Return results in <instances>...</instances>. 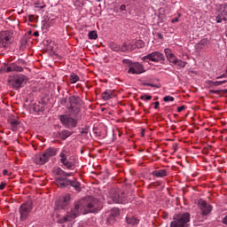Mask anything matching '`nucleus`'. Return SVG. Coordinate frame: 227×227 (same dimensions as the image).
I'll return each mask as SVG.
<instances>
[{"label": "nucleus", "mask_w": 227, "mask_h": 227, "mask_svg": "<svg viewBox=\"0 0 227 227\" xmlns=\"http://www.w3.org/2000/svg\"><path fill=\"white\" fill-rule=\"evenodd\" d=\"M203 162H207V159H205L204 157H202Z\"/></svg>", "instance_id": "obj_49"}, {"label": "nucleus", "mask_w": 227, "mask_h": 227, "mask_svg": "<svg viewBox=\"0 0 227 227\" xmlns=\"http://www.w3.org/2000/svg\"><path fill=\"white\" fill-rule=\"evenodd\" d=\"M178 18H175L171 20L172 24H175L176 22H178Z\"/></svg>", "instance_id": "obj_45"}, {"label": "nucleus", "mask_w": 227, "mask_h": 227, "mask_svg": "<svg viewBox=\"0 0 227 227\" xmlns=\"http://www.w3.org/2000/svg\"><path fill=\"white\" fill-rule=\"evenodd\" d=\"M56 184L58 187H60V189H63L64 187H74V191H77V192H81V183H79L77 180H70L67 177H59L56 179Z\"/></svg>", "instance_id": "obj_8"}, {"label": "nucleus", "mask_w": 227, "mask_h": 227, "mask_svg": "<svg viewBox=\"0 0 227 227\" xmlns=\"http://www.w3.org/2000/svg\"><path fill=\"white\" fill-rule=\"evenodd\" d=\"M126 10H127V5L122 4V5L120 6V11L121 12H125Z\"/></svg>", "instance_id": "obj_39"}, {"label": "nucleus", "mask_w": 227, "mask_h": 227, "mask_svg": "<svg viewBox=\"0 0 227 227\" xmlns=\"http://www.w3.org/2000/svg\"><path fill=\"white\" fill-rule=\"evenodd\" d=\"M149 86H151L152 88H155V85L153 84H149Z\"/></svg>", "instance_id": "obj_50"}, {"label": "nucleus", "mask_w": 227, "mask_h": 227, "mask_svg": "<svg viewBox=\"0 0 227 227\" xmlns=\"http://www.w3.org/2000/svg\"><path fill=\"white\" fill-rule=\"evenodd\" d=\"M227 81H220V82H210V86H223V84H226Z\"/></svg>", "instance_id": "obj_31"}, {"label": "nucleus", "mask_w": 227, "mask_h": 227, "mask_svg": "<svg viewBox=\"0 0 227 227\" xmlns=\"http://www.w3.org/2000/svg\"><path fill=\"white\" fill-rule=\"evenodd\" d=\"M70 200H72V197L70 196V194H66L58 200V201L56 202V205L60 208H65V207H67L68 203H70Z\"/></svg>", "instance_id": "obj_14"}, {"label": "nucleus", "mask_w": 227, "mask_h": 227, "mask_svg": "<svg viewBox=\"0 0 227 227\" xmlns=\"http://www.w3.org/2000/svg\"><path fill=\"white\" fill-rule=\"evenodd\" d=\"M221 91L223 90H210L211 93H215L216 95H221Z\"/></svg>", "instance_id": "obj_41"}, {"label": "nucleus", "mask_w": 227, "mask_h": 227, "mask_svg": "<svg viewBox=\"0 0 227 227\" xmlns=\"http://www.w3.org/2000/svg\"><path fill=\"white\" fill-rule=\"evenodd\" d=\"M152 98V96H148L146 94L140 97V100H145V102H148Z\"/></svg>", "instance_id": "obj_33"}, {"label": "nucleus", "mask_w": 227, "mask_h": 227, "mask_svg": "<svg viewBox=\"0 0 227 227\" xmlns=\"http://www.w3.org/2000/svg\"><path fill=\"white\" fill-rule=\"evenodd\" d=\"M140 222L141 219H139L137 216H126V223L130 226H137V224H139Z\"/></svg>", "instance_id": "obj_21"}, {"label": "nucleus", "mask_w": 227, "mask_h": 227, "mask_svg": "<svg viewBox=\"0 0 227 227\" xmlns=\"http://www.w3.org/2000/svg\"><path fill=\"white\" fill-rule=\"evenodd\" d=\"M4 187H6V184L1 183L0 184V191H4Z\"/></svg>", "instance_id": "obj_40"}, {"label": "nucleus", "mask_w": 227, "mask_h": 227, "mask_svg": "<svg viewBox=\"0 0 227 227\" xmlns=\"http://www.w3.org/2000/svg\"><path fill=\"white\" fill-rule=\"evenodd\" d=\"M201 132H203L204 134L202 136V139H205V141H200V143L203 145V146H200V150H202V153L207 155V153H208V150H210V147L208 146V145H207V136L208 134V129H204L203 130H201Z\"/></svg>", "instance_id": "obj_15"}, {"label": "nucleus", "mask_w": 227, "mask_h": 227, "mask_svg": "<svg viewBox=\"0 0 227 227\" xmlns=\"http://www.w3.org/2000/svg\"><path fill=\"white\" fill-rule=\"evenodd\" d=\"M106 200L109 205H112V203H129V199L127 192H123V190L120 188H114L109 191L106 195Z\"/></svg>", "instance_id": "obj_4"}, {"label": "nucleus", "mask_w": 227, "mask_h": 227, "mask_svg": "<svg viewBox=\"0 0 227 227\" xmlns=\"http://www.w3.org/2000/svg\"><path fill=\"white\" fill-rule=\"evenodd\" d=\"M152 106H154V109H159V106H160V103L159 101H156L154 103H152Z\"/></svg>", "instance_id": "obj_37"}, {"label": "nucleus", "mask_w": 227, "mask_h": 227, "mask_svg": "<svg viewBox=\"0 0 227 227\" xmlns=\"http://www.w3.org/2000/svg\"><path fill=\"white\" fill-rule=\"evenodd\" d=\"M153 176H156V178H164L168 175V170L166 168H161L160 170H153L152 172Z\"/></svg>", "instance_id": "obj_22"}, {"label": "nucleus", "mask_w": 227, "mask_h": 227, "mask_svg": "<svg viewBox=\"0 0 227 227\" xmlns=\"http://www.w3.org/2000/svg\"><path fill=\"white\" fill-rule=\"evenodd\" d=\"M8 42H10V34L6 31H3L0 33V46L6 47L8 45Z\"/></svg>", "instance_id": "obj_18"}, {"label": "nucleus", "mask_w": 227, "mask_h": 227, "mask_svg": "<svg viewBox=\"0 0 227 227\" xmlns=\"http://www.w3.org/2000/svg\"><path fill=\"white\" fill-rule=\"evenodd\" d=\"M34 35H35V36H40V33H39L38 31H35V32H34Z\"/></svg>", "instance_id": "obj_46"}, {"label": "nucleus", "mask_w": 227, "mask_h": 227, "mask_svg": "<svg viewBox=\"0 0 227 227\" xmlns=\"http://www.w3.org/2000/svg\"><path fill=\"white\" fill-rule=\"evenodd\" d=\"M225 139H226V141H227V137H226V138H225Z\"/></svg>", "instance_id": "obj_53"}, {"label": "nucleus", "mask_w": 227, "mask_h": 227, "mask_svg": "<svg viewBox=\"0 0 227 227\" xmlns=\"http://www.w3.org/2000/svg\"><path fill=\"white\" fill-rule=\"evenodd\" d=\"M145 63H148V61H153V63H164L166 61V57L164 53L160 51H153L148 53L147 55L142 58Z\"/></svg>", "instance_id": "obj_9"}, {"label": "nucleus", "mask_w": 227, "mask_h": 227, "mask_svg": "<svg viewBox=\"0 0 227 227\" xmlns=\"http://www.w3.org/2000/svg\"><path fill=\"white\" fill-rule=\"evenodd\" d=\"M77 227H84V223H78V226Z\"/></svg>", "instance_id": "obj_48"}, {"label": "nucleus", "mask_w": 227, "mask_h": 227, "mask_svg": "<svg viewBox=\"0 0 227 227\" xmlns=\"http://www.w3.org/2000/svg\"><path fill=\"white\" fill-rule=\"evenodd\" d=\"M100 207H102V204L98 199L93 197L82 199L74 204V208L71 209L66 216L59 220V223L63 224L71 222L73 219H75V217H78V215H81V214L86 215L98 212V210H100Z\"/></svg>", "instance_id": "obj_1"}, {"label": "nucleus", "mask_w": 227, "mask_h": 227, "mask_svg": "<svg viewBox=\"0 0 227 227\" xmlns=\"http://www.w3.org/2000/svg\"><path fill=\"white\" fill-rule=\"evenodd\" d=\"M20 221H27L29 215L33 212V202L27 201L22 203L19 209Z\"/></svg>", "instance_id": "obj_10"}, {"label": "nucleus", "mask_w": 227, "mask_h": 227, "mask_svg": "<svg viewBox=\"0 0 227 227\" xmlns=\"http://www.w3.org/2000/svg\"><path fill=\"white\" fill-rule=\"evenodd\" d=\"M135 47L137 49H143L145 47V42L143 40H137L135 42Z\"/></svg>", "instance_id": "obj_30"}, {"label": "nucleus", "mask_w": 227, "mask_h": 227, "mask_svg": "<svg viewBox=\"0 0 227 227\" xmlns=\"http://www.w3.org/2000/svg\"><path fill=\"white\" fill-rule=\"evenodd\" d=\"M23 82H24V75L22 74L14 76L13 79L11 81V84L12 88H15L16 90H19V88H22Z\"/></svg>", "instance_id": "obj_16"}, {"label": "nucleus", "mask_w": 227, "mask_h": 227, "mask_svg": "<svg viewBox=\"0 0 227 227\" xmlns=\"http://www.w3.org/2000/svg\"><path fill=\"white\" fill-rule=\"evenodd\" d=\"M208 43L209 41L207 38H203L200 40V45H208Z\"/></svg>", "instance_id": "obj_35"}, {"label": "nucleus", "mask_w": 227, "mask_h": 227, "mask_svg": "<svg viewBox=\"0 0 227 227\" xmlns=\"http://www.w3.org/2000/svg\"><path fill=\"white\" fill-rule=\"evenodd\" d=\"M58 135H59V137L60 139L65 140V139H67V137H70L72 136V132H70V131H68V130H67V129H63V130L59 131V132L58 133Z\"/></svg>", "instance_id": "obj_23"}, {"label": "nucleus", "mask_w": 227, "mask_h": 227, "mask_svg": "<svg viewBox=\"0 0 227 227\" xmlns=\"http://www.w3.org/2000/svg\"><path fill=\"white\" fill-rule=\"evenodd\" d=\"M24 68L20 66H18L15 63L10 64L5 67V72H23Z\"/></svg>", "instance_id": "obj_19"}, {"label": "nucleus", "mask_w": 227, "mask_h": 227, "mask_svg": "<svg viewBox=\"0 0 227 227\" xmlns=\"http://www.w3.org/2000/svg\"><path fill=\"white\" fill-rule=\"evenodd\" d=\"M81 134H88L90 132V128L88 126H85L84 128H82L80 129Z\"/></svg>", "instance_id": "obj_34"}, {"label": "nucleus", "mask_w": 227, "mask_h": 227, "mask_svg": "<svg viewBox=\"0 0 227 227\" xmlns=\"http://www.w3.org/2000/svg\"><path fill=\"white\" fill-rule=\"evenodd\" d=\"M223 77H226V74H223L218 76L217 79H223Z\"/></svg>", "instance_id": "obj_47"}, {"label": "nucleus", "mask_w": 227, "mask_h": 227, "mask_svg": "<svg viewBox=\"0 0 227 227\" xmlns=\"http://www.w3.org/2000/svg\"><path fill=\"white\" fill-rule=\"evenodd\" d=\"M174 65L177 67V68H185V65H187V62L177 59L176 62H174Z\"/></svg>", "instance_id": "obj_28"}, {"label": "nucleus", "mask_w": 227, "mask_h": 227, "mask_svg": "<svg viewBox=\"0 0 227 227\" xmlns=\"http://www.w3.org/2000/svg\"><path fill=\"white\" fill-rule=\"evenodd\" d=\"M81 78L75 73H72L69 76L71 84H75V82H79Z\"/></svg>", "instance_id": "obj_26"}, {"label": "nucleus", "mask_w": 227, "mask_h": 227, "mask_svg": "<svg viewBox=\"0 0 227 227\" xmlns=\"http://www.w3.org/2000/svg\"><path fill=\"white\" fill-rule=\"evenodd\" d=\"M59 157L63 169L74 171V169L77 168V159L74 155H70V149H68V147H63L59 154Z\"/></svg>", "instance_id": "obj_3"}, {"label": "nucleus", "mask_w": 227, "mask_h": 227, "mask_svg": "<svg viewBox=\"0 0 227 227\" xmlns=\"http://www.w3.org/2000/svg\"><path fill=\"white\" fill-rule=\"evenodd\" d=\"M164 52H165V55H166V58H167L168 63H171L172 65L176 63V60L178 59V58H176L175 53H173L171 49L166 48V49H164Z\"/></svg>", "instance_id": "obj_17"}, {"label": "nucleus", "mask_w": 227, "mask_h": 227, "mask_svg": "<svg viewBox=\"0 0 227 227\" xmlns=\"http://www.w3.org/2000/svg\"><path fill=\"white\" fill-rule=\"evenodd\" d=\"M122 63L126 65L127 74H129V75H141V74L146 72L145 65L139 62H133L130 59H124Z\"/></svg>", "instance_id": "obj_6"}, {"label": "nucleus", "mask_w": 227, "mask_h": 227, "mask_svg": "<svg viewBox=\"0 0 227 227\" xmlns=\"http://www.w3.org/2000/svg\"><path fill=\"white\" fill-rule=\"evenodd\" d=\"M185 110V106H181L177 107V113H182V111Z\"/></svg>", "instance_id": "obj_38"}, {"label": "nucleus", "mask_w": 227, "mask_h": 227, "mask_svg": "<svg viewBox=\"0 0 227 227\" xmlns=\"http://www.w3.org/2000/svg\"><path fill=\"white\" fill-rule=\"evenodd\" d=\"M178 17H182V15L180 13H178Z\"/></svg>", "instance_id": "obj_52"}, {"label": "nucleus", "mask_w": 227, "mask_h": 227, "mask_svg": "<svg viewBox=\"0 0 227 227\" xmlns=\"http://www.w3.org/2000/svg\"><path fill=\"white\" fill-rule=\"evenodd\" d=\"M10 125H11V129L15 132L17 130H19V125H20V121L15 120V119H12L10 121Z\"/></svg>", "instance_id": "obj_24"}, {"label": "nucleus", "mask_w": 227, "mask_h": 227, "mask_svg": "<svg viewBox=\"0 0 227 227\" xmlns=\"http://www.w3.org/2000/svg\"><path fill=\"white\" fill-rule=\"evenodd\" d=\"M164 102H174L175 101V98L171 97V96H166L163 98Z\"/></svg>", "instance_id": "obj_32"}, {"label": "nucleus", "mask_w": 227, "mask_h": 227, "mask_svg": "<svg viewBox=\"0 0 227 227\" xmlns=\"http://www.w3.org/2000/svg\"><path fill=\"white\" fill-rule=\"evenodd\" d=\"M58 175H60V176H74L75 173L74 172H65V170L59 168L57 171Z\"/></svg>", "instance_id": "obj_27"}, {"label": "nucleus", "mask_w": 227, "mask_h": 227, "mask_svg": "<svg viewBox=\"0 0 227 227\" xmlns=\"http://www.w3.org/2000/svg\"><path fill=\"white\" fill-rule=\"evenodd\" d=\"M59 151V149L56 147H49L44 150L43 153L36 154L34 158V162L38 166H43V164H47V162L51 160V157H56Z\"/></svg>", "instance_id": "obj_5"}, {"label": "nucleus", "mask_w": 227, "mask_h": 227, "mask_svg": "<svg viewBox=\"0 0 227 227\" xmlns=\"http://www.w3.org/2000/svg\"><path fill=\"white\" fill-rule=\"evenodd\" d=\"M118 217H120V208H118V207L112 208L107 218H106L107 224H110V225L114 224V223H116Z\"/></svg>", "instance_id": "obj_12"}, {"label": "nucleus", "mask_w": 227, "mask_h": 227, "mask_svg": "<svg viewBox=\"0 0 227 227\" xmlns=\"http://www.w3.org/2000/svg\"><path fill=\"white\" fill-rule=\"evenodd\" d=\"M191 223V214L179 213L174 215L173 221L170 223V227H187Z\"/></svg>", "instance_id": "obj_7"}, {"label": "nucleus", "mask_w": 227, "mask_h": 227, "mask_svg": "<svg viewBox=\"0 0 227 227\" xmlns=\"http://www.w3.org/2000/svg\"><path fill=\"white\" fill-rule=\"evenodd\" d=\"M197 207L200 208V201L197 202Z\"/></svg>", "instance_id": "obj_51"}, {"label": "nucleus", "mask_w": 227, "mask_h": 227, "mask_svg": "<svg viewBox=\"0 0 227 227\" xmlns=\"http://www.w3.org/2000/svg\"><path fill=\"white\" fill-rule=\"evenodd\" d=\"M101 97L103 100H111V98H114L116 95L114 94V90H106L101 94Z\"/></svg>", "instance_id": "obj_20"}, {"label": "nucleus", "mask_w": 227, "mask_h": 227, "mask_svg": "<svg viewBox=\"0 0 227 227\" xmlns=\"http://www.w3.org/2000/svg\"><path fill=\"white\" fill-rule=\"evenodd\" d=\"M60 104L62 106H65V104H67V98H63L61 100H60Z\"/></svg>", "instance_id": "obj_44"}, {"label": "nucleus", "mask_w": 227, "mask_h": 227, "mask_svg": "<svg viewBox=\"0 0 227 227\" xmlns=\"http://www.w3.org/2000/svg\"><path fill=\"white\" fill-rule=\"evenodd\" d=\"M200 215L204 219H207V215L212 212V205L207 203V201L200 199Z\"/></svg>", "instance_id": "obj_13"}, {"label": "nucleus", "mask_w": 227, "mask_h": 227, "mask_svg": "<svg viewBox=\"0 0 227 227\" xmlns=\"http://www.w3.org/2000/svg\"><path fill=\"white\" fill-rule=\"evenodd\" d=\"M227 22V4H222L219 7V13L215 17V21L217 24H221V22Z\"/></svg>", "instance_id": "obj_11"}, {"label": "nucleus", "mask_w": 227, "mask_h": 227, "mask_svg": "<svg viewBox=\"0 0 227 227\" xmlns=\"http://www.w3.org/2000/svg\"><path fill=\"white\" fill-rule=\"evenodd\" d=\"M89 40H97L98 38V34H97V31L91 30L88 34Z\"/></svg>", "instance_id": "obj_29"}, {"label": "nucleus", "mask_w": 227, "mask_h": 227, "mask_svg": "<svg viewBox=\"0 0 227 227\" xmlns=\"http://www.w3.org/2000/svg\"><path fill=\"white\" fill-rule=\"evenodd\" d=\"M70 102V109H71V114H60L59 115V119L62 125L66 129H75L77 127V124L79 123V121L81 120V103L75 98V97H71L69 98Z\"/></svg>", "instance_id": "obj_2"}, {"label": "nucleus", "mask_w": 227, "mask_h": 227, "mask_svg": "<svg viewBox=\"0 0 227 227\" xmlns=\"http://www.w3.org/2000/svg\"><path fill=\"white\" fill-rule=\"evenodd\" d=\"M110 49L114 52H123V48L116 43H110Z\"/></svg>", "instance_id": "obj_25"}, {"label": "nucleus", "mask_w": 227, "mask_h": 227, "mask_svg": "<svg viewBox=\"0 0 227 227\" xmlns=\"http://www.w3.org/2000/svg\"><path fill=\"white\" fill-rule=\"evenodd\" d=\"M222 223L227 226V215L223 218Z\"/></svg>", "instance_id": "obj_42"}, {"label": "nucleus", "mask_w": 227, "mask_h": 227, "mask_svg": "<svg viewBox=\"0 0 227 227\" xmlns=\"http://www.w3.org/2000/svg\"><path fill=\"white\" fill-rule=\"evenodd\" d=\"M3 175H4V176H10L12 175V173H10L8 171V169H4L3 170Z\"/></svg>", "instance_id": "obj_36"}, {"label": "nucleus", "mask_w": 227, "mask_h": 227, "mask_svg": "<svg viewBox=\"0 0 227 227\" xmlns=\"http://www.w3.org/2000/svg\"><path fill=\"white\" fill-rule=\"evenodd\" d=\"M157 38H159L160 40H162L164 38V36L162 35V34L160 33H157L156 35Z\"/></svg>", "instance_id": "obj_43"}]
</instances>
